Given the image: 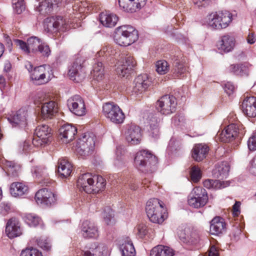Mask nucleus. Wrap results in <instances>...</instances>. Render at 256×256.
Listing matches in <instances>:
<instances>
[{
    "label": "nucleus",
    "instance_id": "cd10ccee",
    "mask_svg": "<svg viewBox=\"0 0 256 256\" xmlns=\"http://www.w3.org/2000/svg\"><path fill=\"white\" fill-rule=\"evenodd\" d=\"M59 131L63 142L68 143L74 138L77 132V129L74 126L67 124L62 126Z\"/></svg>",
    "mask_w": 256,
    "mask_h": 256
},
{
    "label": "nucleus",
    "instance_id": "7ed1b4c3",
    "mask_svg": "<svg viewBox=\"0 0 256 256\" xmlns=\"http://www.w3.org/2000/svg\"><path fill=\"white\" fill-rule=\"evenodd\" d=\"M114 38L118 45L128 46L138 39V31L132 26H122L116 29Z\"/></svg>",
    "mask_w": 256,
    "mask_h": 256
},
{
    "label": "nucleus",
    "instance_id": "052dcab7",
    "mask_svg": "<svg viewBox=\"0 0 256 256\" xmlns=\"http://www.w3.org/2000/svg\"><path fill=\"white\" fill-rule=\"evenodd\" d=\"M77 4H80L79 6L80 7V8H79V11H80V12H84V8H88V10H89L90 9V2H86V1H84V2H78Z\"/></svg>",
    "mask_w": 256,
    "mask_h": 256
},
{
    "label": "nucleus",
    "instance_id": "6e6552de",
    "mask_svg": "<svg viewBox=\"0 0 256 256\" xmlns=\"http://www.w3.org/2000/svg\"><path fill=\"white\" fill-rule=\"evenodd\" d=\"M102 113L106 118L116 124H122L125 118L121 108L112 102H106L103 105Z\"/></svg>",
    "mask_w": 256,
    "mask_h": 256
},
{
    "label": "nucleus",
    "instance_id": "aec40b11",
    "mask_svg": "<svg viewBox=\"0 0 256 256\" xmlns=\"http://www.w3.org/2000/svg\"><path fill=\"white\" fill-rule=\"evenodd\" d=\"M108 250L104 244L94 242L90 245L88 250L82 252V256H108Z\"/></svg>",
    "mask_w": 256,
    "mask_h": 256
},
{
    "label": "nucleus",
    "instance_id": "f704fd0d",
    "mask_svg": "<svg viewBox=\"0 0 256 256\" xmlns=\"http://www.w3.org/2000/svg\"><path fill=\"white\" fill-rule=\"evenodd\" d=\"M118 20V16L114 14L102 12L100 16V20L101 24L104 26L108 28H112L114 26Z\"/></svg>",
    "mask_w": 256,
    "mask_h": 256
},
{
    "label": "nucleus",
    "instance_id": "473e14b6",
    "mask_svg": "<svg viewBox=\"0 0 256 256\" xmlns=\"http://www.w3.org/2000/svg\"><path fill=\"white\" fill-rule=\"evenodd\" d=\"M208 150L209 148L206 144H196L192 149V156L195 160L200 162L206 158Z\"/></svg>",
    "mask_w": 256,
    "mask_h": 256
},
{
    "label": "nucleus",
    "instance_id": "0eeeda50",
    "mask_svg": "<svg viewBox=\"0 0 256 256\" xmlns=\"http://www.w3.org/2000/svg\"><path fill=\"white\" fill-rule=\"evenodd\" d=\"M232 20V15L228 11L212 12L206 18L209 27L214 30L226 28Z\"/></svg>",
    "mask_w": 256,
    "mask_h": 256
},
{
    "label": "nucleus",
    "instance_id": "09e8293b",
    "mask_svg": "<svg viewBox=\"0 0 256 256\" xmlns=\"http://www.w3.org/2000/svg\"><path fill=\"white\" fill-rule=\"evenodd\" d=\"M40 218L34 214H28L25 216V221L30 226H36L40 222Z\"/></svg>",
    "mask_w": 256,
    "mask_h": 256
},
{
    "label": "nucleus",
    "instance_id": "c9c22d12",
    "mask_svg": "<svg viewBox=\"0 0 256 256\" xmlns=\"http://www.w3.org/2000/svg\"><path fill=\"white\" fill-rule=\"evenodd\" d=\"M160 122L156 114H150L148 118L150 125V133L152 137L157 138L159 136L158 123Z\"/></svg>",
    "mask_w": 256,
    "mask_h": 256
},
{
    "label": "nucleus",
    "instance_id": "6e6d98bb",
    "mask_svg": "<svg viewBox=\"0 0 256 256\" xmlns=\"http://www.w3.org/2000/svg\"><path fill=\"white\" fill-rule=\"evenodd\" d=\"M20 256H42V255L37 249L30 248L22 250Z\"/></svg>",
    "mask_w": 256,
    "mask_h": 256
},
{
    "label": "nucleus",
    "instance_id": "774afa93",
    "mask_svg": "<svg viewBox=\"0 0 256 256\" xmlns=\"http://www.w3.org/2000/svg\"><path fill=\"white\" fill-rule=\"evenodd\" d=\"M241 233L242 231L240 228L238 227L234 228V230L232 236L235 240H238L240 239Z\"/></svg>",
    "mask_w": 256,
    "mask_h": 256
},
{
    "label": "nucleus",
    "instance_id": "a211bd4d",
    "mask_svg": "<svg viewBox=\"0 0 256 256\" xmlns=\"http://www.w3.org/2000/svg\"><path fill=\"white\" fill-rule=\"evenodd\" d=\"M57 196L46 188L39 190L36 194L35 200L38 204L50 206L56 200Z\"/></svg>",
    "mask_w": 256,
    "mask_h": 256
},
{
    "label": "nucleus",
    "instance_id": "a18cd8bd",
    "mask_svg": "<svg viewBox=\"0 0 256 256\" xmlns=\"http://www.w3.org/2000/svg\"><path fill=\"white\" fill-rule=\"evenodd\" d=\"M32 172L36 178H46L48 176V170L44 166H33Z\"/></svg>",
    "mask_w": 256,
    "mask_h": 256
},
{
    "label": "nucleus",
    "instance_id": "a19ab883",
    "mask_svg": "<svg viewBox=\"0 0 256 256\" xmlns=\"http://www.w3.org/2000/svg\"><path fill=\"white\" fill-rule=\"evenodd\" d=\"M204 186L208 189H220L229 186L228 182L220 181V180H214L210 179L206 180L203 182Z\"/></svg>",
    "mask_w": 256,
    "mask_h": 256
},
{
    "label": "nucleus",
    "instance_id": "79ce46f5",
    "mask_svg": "<svg viewBox=\"0 0 256 256\" xmlns=\"http://www.w3.org/2000/svg\"><path fill=\"white\" fill-rule=\"evenodd\" d=\"M54 6L52 0H44L38 3L36 10L42 14H46L52 12Z\"/></svg>",
    "mask_w": 256,
    "mask_h": 256
},
{
    "label": "nucleus",
    "instance_id": "393cba45",
    "mask_svg": "<svg viewBox=\"0 0 256 256\" xmlns=\"http://www.w3.org/2000/svg\"><path fill=\"white\" fill-rule=\"evenodd\" d=\"M241 106L242 111L246 116L248 118L256 116V98H246L243 100Z\"/></svg>",
    "mask_w": 256,
    "mask_h": 256
},
{
    "label": "nucleus",
    "instance_id": "2eb2a0df",
    "mask_svg": "<svg viewBox=\"0 0 256 256\" xmlns=\"http://www.w3.org/2000/svg\"><path fill=\"white\" fill-rule=\"evenodd\" d=\"M42 40L36 36H31L25 42L22 40H15L16 44L24 53L28 54L30 52L36 54L37 49Z\"/></svg>",
    "mask_w": 256,
    "mask_h": 256
},
{
    "label": "nucleus",
    "instance_id": "dca6fc26",
    "mask_svg": "<svg viewBox=\"0 0 256 256\" xmlns=\"http://www.w3.org/2000/svg\"><path fill=\"white\" fill-rule=\"evenodd\" d=\"M177 234L182 242L189 245H196L200 240L198 232L192 230L189 228H179Z\"/></svg>",
    "mask_w": 256,
    "mask_h": 256
},
{
    "label": "nucleus",
    "instance_id": "864d4df0",
    "mask_svg": "<svg viewBox=\"0 0 256 256\" xmlns=\"http://www.w3.org/2000/svg\"><path fill=\"white\" fill-rule=\"evenodd\" d=\"M116 50L112 48L110 46H104L102 50L97 54L98 56L108 57L114 55L116 54Z\"/></svg>",
    "mask_w": 256,
    "mask_h": 256
},
{
    "label": "nucleus",
    "instance_id": "37998d69",
    "mask_svg": "<svg viewBox=\"0 0 256 256\" xmlns=\"http://www.w3.org/2000/svg\"><path fill=\"white\" fill-rule=\"evenodd\" d=\"M102 216L104 222L107 225L112 226L116 223L114 212L110 207L104 208Z\"/></svg>",
    "mask_w": 256,
    "mask_h": 256
},
{
    "label": "nucleus",
    "instance_id": "5701e85b",
    "mask_svg": "<svg viewBox=\"0 0 256 256\" xmlns=\"http://www.w3.org/2000/svg\"><path fill=\"white\" fill-rule=\"evenodd\" d=\"M80 233L85 238H96L98 236V228L96 224L88 220L82 223Z\"/></svg>",
    "mask_w": 256,
    "mask_h": 256
},
{
    "label": "nucleus",
    "instance_id": "f3484780",
    "mask_svg": "<svg viewBox=\"0 0 256 256\" xmlns=\"http://www.w3.org/2000/svg\"><path fill=\"white\" fill-rule=\"evenodd\" d=\"M69 110L74 114L82 116L86 114V108L84 101L79 95L72 96L68 100Z\"/></svg>",
    "mask_w": 256,
    "mask_h": 256
},
{
    "label": "nucleus",
    "instance_id": "4c0bfd02",
    "mask_svg": "<svg viewBox=\"0 0 256 256\" xmlns=\"http://www.w3.org/2000/svg\"><path fill=\"white\" fill-rule=\"evenodd\" d=\"M91 74L93 76L92 84H94L96 82H100L104 76V68L102 64L100 62H98L94 65Z\"/></svg>",
    "mask_w": 256,
    "mask_h": 256
},
{
    "label": "nucleus",
    "instance_id": "ddd939ff",
    "mask_svg": "<svg viewBox=\"0 0 256 256\" xmlns=\"http://www.w3.org/2000/svg\"><path fill=\"white\" fill-rule=\"evenodd\" d=\"M50 128L48 125L38 126L35 130L32 144L37 147L42 146L50 142Z\"/></svg>",
    "mask_w": 256,
    "mask_h": 256
},
{
    "label": "nucleus",
    "instance_id": "1a4fd4ad",
    "mask_svg": "<svg viewBox=\"0 0 256 256\" xmlns=\"http://www.w3.org/2000/svg\"><path fill=\"white\" fill-rule=\"evenodd\" d=\"M96 136L91 132L85 133L78 139L76 146V152L80 156H86L93 151L95 145Z\"/></svg>",
    "mask_w": 256,
    "mask_h": 256
},
{
    "label": "nucleus",
    "instance_id": "680f3d73",
    "mask_svg": "<svg viewBox=\"0 0 256 256\" xmlns=\"http://www.w3.org/2000/svg\"><path fill=\"white\" fill-rule=\"evenodd\" d=\"M224 89L226 94L228 95L231 94L234 92V86L230 82H227L224 84Z\"/></svg>",
    "mask_w": 256,
    "mask_h": 256
},
{
    "label": "nucleus",
    "instance_id": "c03bdc74",
    "mask_svg": "<svg viewBox=\"0 0 256 256\" xmlns=\"http://www.w3.org/2000/svg\"><path fill=\"white\" fill-rule=\"evenodd\" d=\"M186 70L187 68L185 64L176 60L174 68L172 70L174 76L176 78L184 76Z\"/></svg>",
    "mask_w": 256,
    "mask_h": 256
},
{
    "label": "nucleus",
    "instance_id": "9d476101",
    "mask_svg": "<svg viewBox=\"0 0 256 256\" xmlns=\"http://www.w3.org/2000/svg\"><path fill=\"white\" fill-rule=\"evenodd\" d=\"M208 201V196L206 190L200 186L194 188L188 196V204L194 208H199L204 206Z\"/></svg>",
    "mask_w": 256,
    "mask_h": 256
},
{
    "label": "nucleus",
    "instance_id": "20e7f679",
    "mask_svg": "<svg viewBox=\"0 0 256 256\" xmlns=\"http://www.w3.org/2000/svg\"><path fill=\"white\" fill-rule=\"evenodd\" d=\"M163 203L158 198H151L146 202V211L150 220L156 224H162L167 217Z\"/></svg>",
    "mask_w": 256,
    "mask_h": 256
},
{
    "label": "nucleus",
    "instance_id": "bb28decb",
    "mask_svg": "<svg viewBox=\"0 0 256 256\" xmlns=\"http://www.w3.org/2000/svg\"><path fill=\"white\" fill-rule=\"evenodd\" d=\"M6 232L10 238L20 236L22 232L19 221L15 218L9 220L6 223Z\"/></svg>",
    "mask_w": 256,
    "mask_h": 256
},
{
    "label": "nucleus",
    "instance_id": "9b49d317",
    "mask_svg": "<svg viewBox=\"0 0 256 256\" xmlns=\"http://www.w3.org/2000/svg\"><path fill=\"white\" fill-rule=\"evenodd\" d=\"M176 105V98L172 95L166 94L156 102V107L160 114L168 115L175 112Z\"/></svg>",
    "mask_w": 256,
    "mask_h": 256
},
{
    "label": "nucleus",
    "instance_id": "ea45409f",
    "mask_svg": "<svg viewBox=\"0 0 256 256\" xmlns=\"http://www.w3.org/2000/svg\"><path fill=\"white\" fill-rule=\"evenodd\" d=\"M28 112L24 109H20L12 118V122L20 126H25L26 124Z\"/></svg>",
    "mask_w": 256,
    "mask_h": 256
},
{
    "label": "nucleus",
    "instance_id": "13d9d810",
    "mask_svg": "<svg viewBox=\"0 0 256 256\" xmlns=\"http://www.w3.org/2000/svg\"><path fill=\"white\" fill-rule=\"evenodd\" d=\"M248 146L250 150H256V130L250 137L248 141Z\"/></svg>",
    "mask_w": 256,
    "mask_h": 256
},
{
    "label": "nucleus",
    "instance_id": "4be33fe9",
    "mask_svg": "<svg viewBox=\"0 0 256 256\" xmlns=\"http://www.w3.org/2000/svg\"><path fill=\"white\" fill-rule=\"evenodd\" d=\"M126 141L132 145L139 144L142 140V133L140 128L135 124L128 127L125 132Z\"/></svg>",
    "mask_w": 256,
    "mask_h": 256
},
{
    "label": "nucleus",
    "instance_id": "603ef678",
    "mask_svg": "<svg viewBox=\"0 0 256 256\" xmlns=\"http://www.w3.org/2000/svg\"><path fill=\"white\" fill-rule=\"evenodd\" d=\"M228 70L236 75H243L246 74V68L243 64H232L228 67Z\"/></svg>",
    "mask_w": 256,
    "mask_h": 256
},
{
    "label": "nucleus",
    "instance_id": "4d7b16f0",
    "mask_svg": "<svg viewBox=\"0 0 256 256\" xmlns=\"http://www.w3.org/2000/svg\"><path fill=\"white\" fill-rule=\"evenodd\" d=\"M37 244L42 248L46 250H48L51 248L49 241L47 238H40L36 240Z\"/></svg>",
    "mask_w": 256,
    "mask_h": 256
},
{
    "label": "nucleus",
    "instance_id": "2f4dec72",
    "mask_svg": "<svg viewBox=\"0 0 256 256\" xmlns=\"http://www.w3.org/2000/svg\"><path fill=\"white\" fill-rule=\"evenodd\" d=\"M120 250L122 256H134L136 250L132 240L126 237L120 242Z\"/></svg>",
    "mask_w": 256,
    "mask_h": 256
},
{
    "label": "nucleus",
    "instance_id": "412c9836",
    "mask_svg": "<svg viewBox=\"0 0 256 256\" xmlns=\"http://www.w3.org/2000/svg\"><path fill=\"white\" fill-rule=\"evenodd\" d=\"M68 74L70 78L76 82H80L85 78V71L80 60L77 59L73 63L68 70Z\"/></svg>",
    "mask_w": 256,
    "mask_h": 256
},
{
    "label": "nucleus",
    "instance_id": "e433bc0d",
    "mask_svg": "<svg viewBox=\"0 0 256 256\" xmlns=\"http://www.w3.org/2000/svg\"><path fill=\"white\" fill-rule=\"evenodd\" d=\"M58 171L62 178H67L72 172V166L66 160L60 159Z\"/></svg>",
    "mask_w": 256,
    "mask_h": 256
},
{
    "label": "nucleus",
    "instance_id": "b1692460",
    "mask_svg": "<svg viewBox=\"0 0 256 256\" xmlns=\"http://www.w3.org/2000/svg\"><path fill=\"white\" fill-rule=\"evenodd\" d=\"M235 44L234 37L232 34H226L220 38L216 46L219 50L227 53L231 52L234 48Z\"/></svg>",
    "mask_w": 256,
    "mask_h": 256
},
{
    "label": "nucleus",
    "instance_id": "f257e3e1",
    "mask_svg": "<svg viewBox=\"0 0 256 256\" xmlns=\"http://www.w3.org/2000/svg\"><path fill=\"white\" fill-rule=\"evenodd\" d=\"M106 184V180L102 176H92L90 173L80 176L77 182L80 190L88 194L98 192L104 188Z\"/></svg>",
    "mask_w": 256,
    "mask_h": 256
},
{
    "label": "nucleus",
    "instance_id": "8fccbe9b",
    "mask_svg": "<svg viewBox=\"0 0 256 256\" xmlns=\"http://www.w3.org/2000/svg\"><path fill=\"white\" fill-rule=\"evenodd\" d=\"M190 175L192 180L194 182H197L202 178V173L198 166H194L191 168Z\"/></svg>",
    "mask_w": 256,
    "mask_h": 256
},
{
    "label": "nucleus",
    "instance_id": "f8f14e48",
    "mask_svg": "<svg viewBox=\"0 0 256 256\" xmlns=\"http://www.w3.org/2000/svg\"><path fill=\"white\" fill-rule=\"evenodd\" d=\"M50 71L52 72L49 66H40L34 68L30 74V78L34 83L40 85L47 83L52 78Z\"/></svg>",
    "mask_w": 256,
    "mask_h": 256
},
{
    "label": "nucleus",
    "instance_id": "3c124183",
    "mask_svg": "<svg viewBox=\"0 0 256 256\" xmlns=\"http://www.w3.org/2000/svg\"><path fill=\"white\" fill-rule=\"evenodd\" d=\"M40 54L42 56L48 57L51 53V50L48 45L43 40L37 49L36 54Z\"/></svg>",
    "mask_w": 256,
    "mask_h": 256
},
{
    "label": "nucleus",
    "instance_id": "e2e57ef3",
    "mask_svg": "<svg viewBox=\"0 0 256 256\" xmlns=\"http://www.w3.org/2000/svg\"><path fill=\"white\" fill-rule=\"evenodd\" d=\"M249 172L251 174L256 176V157H254L250 162Z\"/></svg>",
    "mask_w": 256,
    "mask_h": 256
},
{
    "label": "nucleus",
    "instance_id": "de8ad7c7",
    "mask_svg": "<svg viewBox=\"0 0 256 256\" xmlns=\"http://www.w3.org/2000/svg\"><path fill=\"white\" fill-rule=\"evenodd\" d=\"M156 72L160 74H166L170 68L168 62L164 60L158 61L156 63Z\"/></svg>",
    "mask_w": 256,
    "mask_h": 256
},
{
    "label": "nucleus",
    "instance_id": "c85d7f7f",
    "mask_svg": "<svg viewBox=\"0 0 256 256\" xmlns=\"http://www.w3.org/2000/svg\"><path fill=\"white\" fill-rule=\"evenodd\" d=\"M57 112L58 106L54 101L45 102L42 106L41 116L44 120L52 118Z\"/></svg>",
    "mask_w": 256,
    "mask_h": 256
},
{
    "label": "nucleus",
    "instance_id": "c756f323",
    "mask_svg": "<svg viewBox=\"0 0 256 256\" xmlns=\"http://www.w3.org/2000/svg\"><path fill=\"white\" fill-rule=\"evenodd\" d=\"M225 229L226 224L223 218L216 216L211 220L210 232L212 234L218 235L222 234Z\"/></svg>",
    "mask_w": 256,
    "mask_h": 256
},
{
    "label": "nucleus",
    "instance_id": "338daca9",
    "mask_svg": "<svg viewBox=\"0 0 256 256\" xmlns=\"http://www.w3.org/2000/svg\"><path fill=\"white\" fill-rule=\"evenodd\" d=\"M194 4L198 6H206L210 2V0H192Z\"/></svg>",
    "mask_w": 256,
    "mask_h": 256
},
{
    "label": "nucleus",
    "instance_id": "423d86ee",
    "mask_svg": "<svg viewBox=\"0 0 256 256\" xmlns=\"http://www.w3.org/2000/svg\"><path fill=\"white\" fill-rule=\"evenodd\" d=\"M76 20L75 18L71 20V18H64L61 16L52 17L46 19L47 24L45 28L48 32L52 33L64 32L70 28H76L78 27V24L74 23L75 21L76 22Z\"/></svg>",
    "mask_w": 256,
    "mask_h": 256
},
{
    "label": "nucleus",
    "instance_id": "7c9ffc66",
    "mask_svg": "<svg viewBox=\"0 0 256 256\" xmlns=\"http://www.w3.org/2000/svg\"><path fill=\"white\" fill-rule=\"evenodd\" d=\"M230 170V166L226 162L218 163L213 170L212 174L215 178L220 179L226 178Z\"/></svg>",
    "mask_w": 256,
    "mask_h": 256
},
{
    "label": "nucleus",
    "instance_id": "49530a36",
    "mask_svg": "<svg viewBox=\"0 0 256 256\" xmlns=\"http://www.w3.org/2000/svg\"><path fill=\"white\" fill-rule=\"evenodd\" d=\"M7 168V172L9 176L16 177L18 176V172L20 170V166L12 161H7L6 163Z\"/></svg>",
    "mask_w": 256,
    "mask_h": 256
},
{
    "label": "nucleus",
    "instance_id": "bf43d9fd",
    "mask_svg": "<svg viewBox=\"0 0 256 256\" xmlns=\"http://www.w3.org/2000/svg\"><path fill=\"white\" fill-rule=\"evenodd\" d=\"M137 234L140 238L144 237L148 233L146 226L144 224H139L136 228Z\"/></svg>",
    "mask_w": 256,
    "mask_h": 256
},
{
    "label": "nucleus",
    "instance_id": "5fc2aeb1",
    "mask_svg": "<svg viewBox=\"0 0 256 256\" xmlns=\"http://www.w3.org/2000/svg\"><path fill=\"white\" fill-rule=\"evenodd\" d=\"M14 9L18 14H21L25 10L24 0H12Z\"/></svg>",
    "mask_w": 256,
    "mask_h": 256
},
{
    "label": "nucleus",
    "instance_id": "6ab92c4d",
    "mask_svg": "<svg viewBox=\"0 0 256 256\" xmlns=\"http://www.w3.org/2000/svg\"><path fill=\"white\" fill-rule=\"evenodd\" d=\"M133 92L136 94L144 92L152 84L151 78L147 74L138 76L134 80Z\"/></svg>",
    "mask_w": 256,
    "mask_h": 256
},
{
    "label": "nucleus",
    "instance_id": "f03ea898",
    "mask_svg": "<svg viewBox=\"0 0 256 256\" xmlns=\"http://www.w3.org/2000/svg\"><path fill=\"white\" fill-rule=\"evenodd\" d=\"M245 132L244 128L242 124H231L222 132L220 138L224 142H234L232 144L234 147H236L240 143Z\"/></svg>",
    "mask_w": 256,
    "mask_h": 256
},
{
    "label": "nucleus",
    "instance_id": "a878e982",
    "mask_svg": "<svg viewBox=\"0 0 256 256\" xmlns=\"http://www.w3.org/2000/svg\"><path fill=\"white\" fill-rule=\"evenodd\" d=\"M146 0H118L120 6L124 10L133 12L144 6Z\"/></svg>",
    "mask_w": 256,
    "mask_h": 256
},
{
    "label": "nucleus",
    "instance_id": "58836bf2",
    "mask_svg": "<svg viewBox=\"0 0 256 256\" xmlns=\"http://www.w3.org/2000/svg\"><path fill=\"white\" fill-rule=\"evenodd\" d=\"M174 254V251L170 248L159 245L152 250L150 256H173Z\"/></svg>",
    "mask_w": 256,
    "mask_h": 256
},
{
    "label": "nucleus",
    "instance_id": "72a5a7b5",
    "mask_svg": "<svg viewBox=\"0 0 256 256\" xmlns=\"http://www.w3.org/2000/svg\"><path fill=\"white\" fill-rule=\"evenodd\" d=\"M11 195L14 197H18L26 194L28 192V187L21 182H14L10 187Z\"/></svg>",
    "mask_w": 256,
    "mask_h": 256
},
{
    "label": "nucleus",
    "instance_id": "69168bd1",
    "mask_svg": "<svg viewBox=\"0 0 256 256\" xmlns=\"http://www.w3.org/2000/svg\"><path fill=\"white\" fill-rule=\"evenodd\" d=\"M0 210L1 212L3 214H8L10 210V205L8 203H2L0 205Z\"/></svg>",
    "mask_w": 256,
    "mask_h": 256
},
{
    "label": "nucleus",
    "instance_id": "0e129e2a",
    "mask_svg": "<svg viewBox=\"0 0 256 256\" xmlns=\"http://www.w3.org/2000/svg\"><path fill=\"white\" fill-rule=\"evenodd\" d=\"M241 203L240 202L236 201L232 206V214L234 216H238L240 214V206Z\"/></svg>",
    "mask_w": 256,
    "mask_h": 256
},
{
    "label": "nucleus",
    "instance_id": "4468645a",
    "mask_svg": "<svg viewBox=\"0 0 256 256\" xmlns=\"http://www.w3.org/2000/svg\"><path fill=\"white\" fill-rule=\"evenodd\" d=\"M136 64V62L133 56L130 55L124 56L122 54L117 62L116 73L121 76H128Z\"/></svg>",
    "mask_w": 256,
    "mask_h": 256
},
{
    "label": "nucleus",
    "instance_id": "39448f33",
    "mask_svg": "<svg viewBox=\"0 0 256 256\" xmlns=\"http://www.w3.org/2000/svg\"><path fill=\"white\" fill-rule=\"evenodd\" d=\"M134 162L138 170L142 172H152L155 170L158 158L148 151L142 150L136 154Z\"/></svg>",
    "mask_w": 256,
    "mask_h": 256
}]
</instances>
